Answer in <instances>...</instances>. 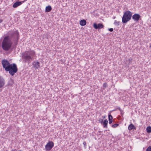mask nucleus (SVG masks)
Segmentation results:
<instances>
[{
	"label": "nucleus",
	"instance_id": "obj_1",
	"mask_svg": "<svg viewBox=\"0 0 151 151\" xmlns=\"http://www.w3.org/2000/svg\"><path fill=\"white\" fill-rule=\"evenodd\" d=\"M35 52L33 50L25 51L22 54V59L25 63H30L34 59Z\"/></svg>",
	"mask_w": 151,
	"mask_h": 151
},
{
	"label": "nucleus",
	"instance_id": "obj_2",
	"mask_svg": "<svg viewBox=\"0 0 151 151\" xmlns=\"http://www.w3.org/2000/svg\"><path fill=\"white\" fill-rule=\"evenodd\" d=\"M12 43L11 38L8 36L5 37L2 43V47L5 51L10 50L12 46Z\"/></svg>",
	"mask_w": 151,
	"mask_h": 151
},
{
	"label": "nucleus",
	"instance_id": "obj_3",
	"mask_svg": "<svg viewBox=\"0 0 151 151\" xmlns=\"http://www.w3.org/2000/svg\"><path fill=\"white\" fill-rule=\"evenodd\" d=\"M132 13L129 11L125 12L122 17V22L123 23H126L131 19Z\"/></svg>",
	"mask_w": 151,
	"mask_h": 151
},
{
	"label": "nucleus",
	"instance_id": "obj_4",
	"mask_svg": "<svg viewBox=\"0 0 151 151\" xmlns=\"http://www.w3.org/2000/svg\"><path fill=\"white\" fill-rule=\"evenodd\" d=\"M9 70L6 71H9V73L12 76H13L17 71V65L14 63L11 64L9 67Z\"/></svg>",
	"mask_w": 151,
	"mask_h": 151
},
{
	"label": "nucleus",
	"instance_id": "obj_5",
	"mask_svg": "<svg viewBox=\"0 0 151 151\" xmlns=\"http://www.w3.org/2000/svg\"><path fill=\"white\" fill-rule=\"evenodd\" d=\"M1 63L3 68H5L6 71L9 70V66L11 64L7 60H3Z\"/></svg>",
	"mask_w": 151,
	"mask_h": 151
},
{
	"label": "nucleus",
	"instance_id": "obj_6",
	"mask_svg": "<svg viewBox=\"0 0 151 151\" xmlns=\"http://www.w3.org/2000/svg\"><path fill=\"white\" fill-rule=\"evenodd\" d=\"M54 146V143L52 141L49 142L45 146L46 149L48 150H50Z\"/></svg>",
	"mask_w": 151,
	"mask_h": 151
},
{
	"label": "nucleus",
	"instance_id": "obj_7",
	"mask_svg": "<svg viewBox=\"0 0 151 151\" xmlns=\"http://www.w3.org/2000/svg\"><path fill=\"white\" fill-rule=\"evenodd\" d=\"M140 17V16L138 14H135L132 16V18L135 22L138 21Z\"/></svg>",
	"mask_w": 151,
	"mask_h": 151
},
{
	"label": "nucleus",
	"instance_id": "obj_8",
	"mask_svg": "<svg viewBox=\"0 0 151 151\" xmlns=\"http://www.w3.org/2000/svg\"><path fill=\"white\" fill-rule=\"evenodd\" d=\"M4 79L1 76H0V88L3 87L5 84Z\"/></svg>",
	"mask_w": 151,
	"mask_h": 151
},
{
	"label": "nucleus",
	"instance_id": "obj_9",
	"mask_svg": "<svg viewBox=\"0 0 151 151\" xmlns=\"http://www.w3.org/2000/svg\"><path fill=\"white\" fill-rule=\"evenodd\" d=\"M93 26L95 29H100L103 27V25L101 23H99L97 24L96 23H94Z\"/></svg>",
	"mask_w": 151,
	"mask_h": 151
},
{
	"label": "nucleus",
	"instance_id": "obj_10",
	"mask_svg": "<svg viewBox=\"0 0 151 151\" xmlns=\"http://www.w3.org/2000/svg\"><path fill=\"white\" fill-rule=\"evenodd\" d=\"M27 0H25L21 2L17 1L13 4V7L14 8H16L18 6L20 5L22 3H24Z\"/></svg>",
	"mask_w": 151,
	"mask_h": 151
},
{
	"label": "nucleus",
	"instance_id": "obj_11",
	"mask_svg": "<svg viewBox=\"0 0 151 151\" xmlns=\"http://www.w3.org/2000/svg\"><path fill=\"white\" fill-rule=\"evenodd\" d=\"M13 37L15 38V40H18L19 38V33L18 31H14L13 34Z\"/></svg>",
	"mask_w": 151,
	"mask_h": 151
},
{
	"label": "nucleus",
	"instance_id": "obj_12",
	"mask_svg": "<svg viewBox=\"0 0 151 151\" xmlns=\"http://www.w3.org/2000/svg\"><path fill=\"white\" fill-rule=\"evenodd\" d=\"M33 65L36 69H37L40 67V63L38 62H34L33 63Z\"/></svg>",
	"mask_w": 151,
	"mask_h": 151
},
{
	"label": "nucleus",
	"instance_id": "obj_13",
	"mask_svg": "<svg viewBox=\"0 0 151 151\" xmlns=\"http://www.w3.org/2000/svg\"><path fill=\"white\" fill-rule=\"evenodd\" d=\"M128 129L129 130L131 131L132 129L135 130L136 129V127L133 124H132L129 126Z\"/></svg>",
	"mask_w": 151,
	"mask_h": 151
},
{
	"label": "nucleus",
	"instance_id": "obj_14",
	"mask_svg": "<svg viewBox=\"0 0 151 151\" xmlns=\"http://www.w3.org/2000/svg\"><path fill=\"white\" fill-rule=\"evenodd\" d=\"M86 20L83 19L80 21V24L82 26H84L86 25Z\"/></svg>",
	"mask_w": 151,
	"mask_h": 151
},
{
	"label": "nucleus",
	"instance_id": "obj_15",
	"mask_svg": "<svg viewBox=\"0 0 151 151\" xmlns=\"http://www.w3.org/2000/svg\"><path fill=\"white\" fill-rule=\"evenodd\" d=\"M52 10V8L50 6H47L45 8V11L46 12H49Z\"/></svg>",
	"mask_w": 151,
	"mask_h": 151
},
{
	"label": "nucleus",
	"instance_id": "obj_16",
	"mask_svg": "<svg viewBox=\"0 0 151 151\" xmlns=\"http://www.w3.org/2000/svg\"><path fill=\"white\" fill-rule=\"evenodd\" d=\"M108 117L109 123L111 124L112 122L113 117L111 115H109Z\"/></svg>",
	"mask_w": 151,
	"mask_h": 151
},
{
	"label": "nucleus",
	"instance_id": "obj_17",
	"mask_svg": "<svg viewBox=\"0 0 151 151\" xmlns=\"http://www.w3.org/2000/svg\"><path fill=\"white\" fill-rule=\"evenodd\" d=\"M108 121L107 119H105L103 122V125L104 128H107V125L108 123Z\"/></svg>",
	"mask_w": 151,
	"mask_h": 151
},
{
	"label": "nucleus",
	"instance_id": "obj_18",
	"mask_svg": "<svg viewBox=\"0 0 151 151\" xmlns=\"http://www.w3.org/2000/svg\"><path fill=\"white\" fill-rule=\"evenodd\" d=\"M146 130L148 133H150L151 132V127H148L146 128Z\"/></svg>",
	"mask_w": 151,
	"mask_h": 151
},
{
	"label": "nucleus",
	"instance_id": "obj_19",
	"mask_svg": "<svg viewBox=\"0 0 151 151\" xmlns=\"http://www.w3.org/2000/svg\"><path fill=\"white\" fill-rule=\"evenodd\" d=\"M120 22L117 21L116 20H115L114 24L115 25L118 26L119 25Z\"/></svg>",
	"mask_w": 151,
	"mask_h": 151
},
{
	"label": "nucleus",
	"instance_id": "obj_20",
	"mask_svg": "<svg viewBox=\"0 0 151 151\" xmlns=\"http://www.w3.org/2000/svg\"><path fill=\"white\" fill-rule=\"evenodd\" d=\"M146 151H151V146L148 147Z\"/></svg>",
	"mask_w": 151,
	"mask_h": 151
},
{
	"label": "nucleus",
	"instance_id": "obj_21",
	"mask_svg": "<svg viewBox=\"0 0 151 151\" xmlns=\"http://www.w3.org/2000/svg\"><path fill=\"white\" fill-rule=\"evenodd\" d=\"M119 125V124H114L112 126V127L113 128H115L117 127Z\"/></svg>",
	"mask_w": 151,
	"mask_h": 151
},
{
	"label": "nucleus",
	"instance_id": "obj_22",
	"mask_svg": "<svg viewBox=\"0 0 151 151\" xmlns=\"http://www.w3.org/2000/svg\"><path fill=\"white\" fill-rule=\"evenodd\" d=\"M107 83H104L103 84V86L105 88H106L107 86Z\"/></svg>",
	"mask_w": 151,
	"mask_h": 151
},
{
	"label": "nucleus",
	"instance_id": "obj_23",
	"mask_svg": "<svg viewBox=\"0 0 151 151\" xmlns=\"http://www.w3.org/2000/svg\"><path fill=\"white\" fill-rule=\"evenodd\" d=\"M109 30L110 32H112L113 30V28H111L109 29Z\"/></svg>",
	"mask_w": 151,
	"mask_h": 151
},
{
	"label": "nucleus",
	"instance_id": "obj_24",
	"mask_svg": "<svg viewBox=\"0 0 151 151\" xmlns=\"http://www.w3.org/2000/svg\"><path fill=\"white\" fill-rule=\"evenodd\" d=\"M83 144L84 145V146H85L86 145V142H84L83 143Z\"/></svg>",
	"mask_w": 151,
	"mask_h": 151
},
{
	"label": "nucleus",
	"instance_id": "obj_25",
	"mask_svg": "<svg viewBox=\"0 0 151 151\" xmlns=\"http://www.w3.org/2000/svg\"><path fill=\"white\" fill-rule=\"evenodd\" d=\"M3 21V20L2 19H0V23L2 22Z\"/></svg>",
	"mask_w": 151,
	"mask_h": 151
},
{
	"label": "nucleus",
	"instance_id": "obj_26",
	"mask_svg": "<svg viewBox=\"0 0 151 151\" xmlns=\"http://www.w3.org/2000/svg\"><path fill=\"white\" fill-rule=\"evenodd\" d=\"M12 151H17L16 149L12 150Z\"/></svg>",
	"mask_w": 151,
	"mask_h": 151
},
{
	"label": "nucleus",
	"instance_id": "obj_27",
	"mask_svg": "<svg viewBox=\"0 0 151 151\" xmlns=\"http://www.w3.org/2000/svg\"><path fill=\"white\" fill-rule=\"evenodd\" d=\"M150 47L151 49V43L150 44Z\"/></svg>",
	"mask_w": 151,
	"mask_h": 151
},
{
	"label": "nucleus",
	"instance_id": "obj_28",
	"mask_svg": "<svg viewBox=\"0 0 151 151\" xmlns=\"http://www.w3.org/2000/svg\"><path fill=\"white\" fill-rule=\"evenodd\" d=\"M18 151H22V150H18Z\"/></svg>",
	"mask_w": 151,
	"mask_h": 151
}]
</instances>
